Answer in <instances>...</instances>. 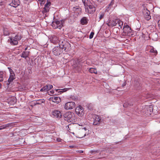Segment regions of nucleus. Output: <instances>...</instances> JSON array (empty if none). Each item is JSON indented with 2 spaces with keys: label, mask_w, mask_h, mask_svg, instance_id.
Here are the masks:
<instances>
[{
  "label": "nucleus",
  "mask_w": 160,
  "mask_h": 160,
  "mask_svg": "<svg viewBox=\"0 0 160 160\" xmlns=\"http://www.w3.org/2000/svg\"><path fill=\"white\" fill-rule=\"evenodd\" d=\"M63 116L64 120L68 122H73L76 119L74 114L70 112H66Z\"/></svg>",
  "instance_id": "obj_1"
},
{
  "label": "nucleus",
  "mask_w": 160,
  "mask_h": 160,
  "mask_svg": "<svg viewBox=\"0 0 160 160\" xmlns=\"http://www.w3.org/2000/svg\"><path fill=\"white\" fill-rule=\"evenodd\" d=\"M59 46L62 49L63 52H67L70 49L71 45L69 42L66 41H60Z\"/></svg>",
  "instance_id": "obj_2"
},
{
  "label": "nucleus",
  "mask_w": 160,
  "mask_h": 160,
  "mask_svg": "<svg viewBox=\"0 0 160 160\" xmlns=\"http://www.w3.org/2000/svg\"><path fill=\"white\" fill-rule=\"evenodd\" d=\"M97 5L93 6L91 3L85 7L86 12L88 13L92 14L95 12Z\"/></svg>",
  "instance_id": "obj_3"
},
{
  "label": "nucleus",
  "mask_w": 160,
  "mask_h": 160,
  "mask_svg": "<svg viewBox=\"0 0 160 160\" xmlns=\"http://www.w3.org/2000/svg\"><path fill=\"white\" fill-rule=\"evenodd\" d=\"M93 118L94 119L93 125H94L98 126L102 122L101 117L98 115H94L93 116Z\"/></svg>",
  "instance_id": "obj_4"
},
{
  "label": "nucleus",
  "mask_w": 160,
  "mask_h": 160,
  "mask_svg": "<svg viewBox=\"0 0 160 160\" xmlns=\"http://www.w3.org/2000/svg\"><path fill=\"white\" fill-rule=\"evenodd\" d=\"M52 52L55 55H58L61 54L63 52L62 49L60 46L55 47L52 49Z\"/></svg>",
  "instance_id": "obj_5"
},
{
  "label": "nucleus",
  "mask_w": 160,
  "mask_h": 160,
  "mask_svg": "<svg viewBox=\"0 0 160 160\" xmlns=\"http://www.w3.org/2000/svg\"><path fill=\"white\" fill-rule=\"evenodd\" d=\"M142 12L143 16L146 20L148 21L151 19L150 12L147 8H144Z\"/></svg>",
  "instance_id": "obj_6"
},
{
  "label": "nucleus",
  "mask_w": 160,
  "mask_h": 160,
  "mask_svg": "<svg viewBox=\"0 0 160 160\" xmlns=\"http://www.w3.org/2000/svg\"><path fill=\"white\" fill-rule=\"evenodd\" d=\"M123 24V22L120 19H116L113 20L112 22L111 26H118L121 28Z\"/></svg>",
  "instance_id": "obj_7"
},
{
  "label": "nucleus",
  "mask_w": 160,
  "mask_h": 160,
  "mask_svg": "<svg viewBox=\"0 0 160 160\" xmlns=\"http://www.w3.org/2000/svg\"><path fill=\"white\" fill-rule=\"evenodd\" d=\"M75 107V104L74 102H68L66 103L64 108L66 110L72 109Z\"/></svg>",
  "instance_id": "obj_8"
},
{
  "label": "nucleus",
  "mask_w": 160,
  "mask_h": 160,
  "mask_svg": "<svg viewBox=\"0 0 160 160\" xmlns=\"http://www.w3.org/2000/svg\"><path fill=\"white\" fill-rule=\"evenodd\" d=\"M83 111V108L80 106L77 107L75 109L76 114L79 116H82L84 114Z\"/></svg>",
  "instance_id": "obj_9"
},
{
  "label": "nucleus",
  "mask_w": 160,
  "mask_h": 160,
  "mask_svg": "<svg viewBox=\"0 0 160 160\" xmlns=\"http://www.w3.org/2000/svg\"><path fill=\"white\" fill-rule=\"evenodd\" d=\"M123 32L126 34L130 36L132 35L131 33L132 30L130 28L128 25H126L125 26V23L124 24V27L123 28Z\"/></svg>",
  "instance_id": "obj_10"
},
{
  "label": "nucleus",
  "mask_w": 160,
  "mask_h": 160,
  "mask_svg": "<svg viewBox=\"0 0 160 160\" xmlns=\"http://www.w3.org/2000/svg\"><path fill=\"white\" fill-rule=\"evenodd\" d=\"M52 115L55 118H61L62 115L60 111L58 110H55L52 112Z\"/></svg>",
  "instance_id": "obj_11"
},
{
  "label": "nucleus",
  "mask_w": 160,
  "mask_h": 160,
  "mask_svg": "<svg viewBox=\"0 0 160 160\" xmlns=\"http://www.w3.org/2000/svg\"><path fill=\"white\" fill-rule=\"evenodd\" d=\"M50 101H52V102L58 104L61 102V99L60 98L58 97L53 96L49 98Z\"/></svg>",
  "instance_id": "obj_12"
},
{
  "label": "nucleus",
  "mask_w": 160,
  "mask_h": 160,
  "mask_svg": "<svg viewBox=\"0 0 160 160\" xmlns=\"http://www.w3.org/2000/svg\"><path fill=\"white\" fill-rule=\"evenodd\" d=\"M53 86L52 85L48 84L44 86L40 90V92H46L52 88Z\"/></svg>",
  "instance_id": "obj_13"
},
{
  "label": "nucleus",
  "mask_w": 160,
  "mask_h": 160,
  "mask_svg": "<svg viewBox=\"0 0 160 160\" xmlns=\"http://www.w3.org/2000/svg\"><path fill=\"white\" fill-rule=\"evenodd\" d=\"M20 4V1L19 0H12V3L10 5L12 7L16 8Z\"/></svg>",
  "instance_id": "obj_14"
},
{
  "label": "nucleus",
  "mask_w": 160,
  "mask_h": 160,
  "mask_svg": "<svg viewBox=\"0 0 160 160\" xmlns=\"http://www.w3.org/2000/svg\"><path fill=\"white\" fill-rule=\"evenodd\" d=\"M51 4V2L48 1L47 3L45 5V7L44 8V11H43V13L44 12H47L49 11V7L50 6Z\"/></svg>",
  "instance_id": "obj_15"
},
{
  "label": "nucleus",
  "mask_w": 160,
  "mask_h": 160,
  "mask_svg": "<svg viewBox=\"0 0 160 160\" xmlns=\"http://www.w3.org/2000/svg\"><path fill=\"white\" fill-rule=\"evenodd\" d=\"M58 28L61 29L62 27L63 26V24L64 23V20H62L59 21L57 20H54Z\"/></svg>",
  "instance_id": "obj_16"
},
{
  "label": "nucleus",
  "mask_w": 160,
  "mask_h": 160,
  "mask_svg": "<svg viewBox=\"0 0 160 160\" xmlns=\"http://www.w3.org/2000/svg\"><path fill=\"white\" fill-rule=\"evenodd\" d=\"M58 37L56 36H54L52 37V38L51 40V41L53 43L56 44L58 43L59 44V42L60 41Z\"/></svg>",
  "instance_id": "obj_17"
},
{
  "label": "nucleus",
  "mask_w": 160,
  "mask_h": 160,
  "mask_svg": "<svg viewBox=\"0 0 160 160\" xmlns=\"http://www.w3.org/2000/svg\"><path fill=\"white\" fill-rule=\"evenodd\" d=\"M10 29L9 28L5 27L3 28V34L4 35L8 36L9 35L10 32Z\"/></svg>",
  "instance_id": "obj_18"
},
{
  "label": "nucleus",
  "mask_w": 160,
  "mask_h": 160,
  "mask_svg": "<svg viewBox=\"0 0 160 160\" xmlns=\"http://www.w3.org/2000/svg\"><path fill=\"white\" fill-rule=\"evenodd\" d=\"M87 131V128H82V129H81L80 131V134L81 133H83V135H80V138H83L86 135V133L85 132V131Z\"/></svg>",
  "instance_id": "obj_19"
},
{
  "label": "nucleus",
  "mask_w": 160,
  "mask_h": 160,
  "mask_svg": "<svg viewBox=\"0 0 160 160\" xmlns=\"http://www.w3.org/2000/svg\"><path fill=\"white\" fill-rule=\"evenodd\" d=\"M10 43L13 45H16L18 43V41L15 39L14 37H13V38H10Z\"/></svg>",
  "instance_id": "obj_20"
},
{
  "label": "nucleus",
  "mask_w": 160,
  "mask_h": 160,
  "mask_svg": "<svg viewBox=\"0 0 160 160\" xmlns=\"http://www.w3.org/2000/svg\"><path fill=\"white\" fill-rule=\"evenodd\" d=\"M15 79V74H10L9 78L8 80V83H7L8 84H9L12 82L14 79Z\"/></svg>",
  "instance_id": "obj_21"
},
{
  "label": "nucleus",
  "mask_w": 160,
  "mask_h": 160,
  "mask_svg": "<svg viewBox=\"0 0 160 160\" xmlns=\"http://www.w3.org/2000/svg\"><path fill=\"white\" fill-rule=\"evenodd\" d=\"M29 53V52L28 51H24L22 53L21 57L25 58L28 57Z\"/></svg>",
  "instance_id": "obj_22"
},
{
  "label": "nucleus",
  "mask_w": 160,
  "mask_h": 160,
  "mask_svg": "<svg viewBox=\"0 0 160 160\" xmlns=\"http://www.w3.org/2000/svg\"><path fill=\"white\" fill-rule=\"evenodd\" d=\"M82 66L80 64L78 65V66L76 67H75V70L76 72H80L82 69Z\"/></svg>",
  "instance_id": "obj_23"
},
{
  "label": "nucleus",
  "mask_w": 160,
  "mask_h": 160,
  "mask_svg": "<svg viewBox=\"0 0 160 160\" xmlns=\"http://www.w3.org/2000/svg\"><path fill=\"white\" fill-rule=\"evenodd\" d=\"M82 24H87L88 23V19L86 17L83 18L81 20Z\"/></svg>",
  "instance_id": "obj_24"
},
{
  "label": "nucleus",
  "mask_w": 160,
  "mask_h": 160,
  "mask_svg": "<svg viewBox=\"0 0 160 160\" xmlns=\"http://www.w3.org/2000/svg\"><path fill=\"white\" fill-rule=\"evenodd\" d=\"M105 13L104 12H100L99 13V21L101 19H102L103 18L104 15H105Z\"/></svg>",
  "instance_id": "obj_25"
},
{
  "label": "nucleus",
  "mask_w": 160,
  "mask_h": 160,
  "mask_svg": "<svg viewBox=\"0 0 160 160\" xmlns=\"http://www.w3.org/2000/svg\"><path fill=\"white\" fill-rule=\"evenodd\" d=\"M82 1L85 7L88 5V4L91 3L90 0H82Z\"/></svg>",
  "instance_id": "obj_26"
},
{
  "label": "nucleus",
  "mask_w": 160,
  "mask_h": 160,
  "mask_svg": "<svg viewBox=\"0 0 160 160\" xmlns=\"http://www.w3.org/2000/svg\"><path fill=\"white\" fill-rule=\"evenodd\" d=\"M45 101L44 99H40L36 101V102L35 103V105L37 104H40L44 102Z\"/></svg>",
  "instance_id": "obj_27"
},
{
  "label": "nucleus",
  "mask_w": 160,
  "mask_h": 160,
  "mask_svg": "<svg viewBox=\"0 0 160 160\" xmlns=\"http://www.w3.org/2000/svg\"><path fill=\"white\" fill-rule=\"evenodd\" d=\"M89 71L91 73H94L95 74L97 73V70L94 68H89Z\"/></svg>",
  "instance_id": "obj_28"
},
{
  "label": "nucleus",
  "mask_w": 160,
  "mask_h": 160,
  "mask_svg": "<svg viewBox=\"0 0 160 160\" xmlns=\"http://www.w3.org/2000/svg\"><path fill=\"white\" fill-rule=\"evenodd\" d=\"M10 125V124L8 123L7 124L4 125H3L0 126V130L7 128L9 127Z\"/></svg>",
  "instance_id": "obj_29"
},
{
  "label": "nucleus",
  "mask_w": 160,
  "mask_h": 160,
  "mask_svg": "<svg viewBox=\"0 0 160 160\" xmlns=\"http://www.w3.org/2000/svg\"><path fill=\"white\" fill-rule=\"evenodd\" d=\"M3 74L2 72H0V82H2L3 81Z\"/></svg>",
  "instance_id": "obj_30"
},
{
  "label": "nucleus",
  "mask_w": 160,
  "mask_h": 160,
  "mask_svg": "<svg viewBox=\"0 0 160 160\" xmlns=\"http://www.w3.org/2000/svg\"><path fill=\"white\" fill-rule=\"evenodd\" d=\"M51 25L52 27L54 29H56L58 28L57 26L55 23V21H53Z\"/></svg>",
  "instance_id": "obj_31"
},
{
  "label": "nucleus",
  "mask_w": 160,
  "mask_h": 160,
  "mask_svg": "<svg viewBox=\"0 0 160 160\" xmlns=\"http://www.w3.org/2000/svg\"><path fill=\"white\" fill-rule=\"evenodd\" d=\"M152 110V109L151 107H149L147 109V115L148 116L150 115L151 114V110Z\"/></svg>",
  "instance_id": "obj_32"
},
{
  "label": "nucleus",
  "mask_w": 160,
  "mask_h": 160,
  "mask_svg": "<svg viewBox=\"0 0 160 160\" xmlns=\"http://www.w3.org/2000/svg\"><path fill=\"white\" fill-rule=\"evenodd\" d=\"M150 52L154 53V55H156L157 54V52L156 50H154L153 48H152L150 50Z\"/></svg>",
  "instance_id": "obj_33"
},
{
  "label": "nucleus",
  "mask_w": 160,
  "mask_h": 160,
  "mask_svg": "<svg viewBox=\"0 0 160 160\" xmlns=\"http://www.w3.org/2000/svg\"><path fill=\"white\" fill-rule=\"evenodd\" d=\"M14 38L18 41L20 40L22 38L21 36L19 35H17L14 37Z\"/></svg>",
  "instance_id": "obj_34"
},
{
  "label": "nucleus",
  "mask_w": 160,
  "mask_h": 160,
  "mask_svg": "<svg viewBox=\"0 0 160 160\" xmlns=\"http://www.w3.org/2000/svg\"><path fill=\"white\" fill-rule=\"evenodd\" d=\"M8 69L9 70V72L10 73V74H14V73L13 70H12V69H11L9 67H8Z\"/></svg>",
  "instance_id": "obj_35"
},
{
  "label": "nucleus",
  "mask_w": 160,
  "mask_h": 160,
  "mask_svg": "<svg viewBox=\"0 0 160 160\" xmlns=\"http://www.w3.org/2000/svg\"><path fill=\"white\" fill-rule=\"evenodd\" d=\"M68 89H69L68 88H65L63 89H61L62 91H59V92H65L67 91Z\"/></svg>",
  "instance_id": "obj_36"
},
{
  "label": "nucleus",
  "mask_w": 160,
  "mask_h": 160,
  "mask_svg": "<svg viewBox=\"0 0 160 160\" xmlns=\"http://www.w3.org/2000/svg\"><path fill=\"white\" fill-rule=\"evenodd\" d=\"M94 35V32H92L90 35H89V38L90 39H92L93 38V35Z\"/></svg>",
  "instance_id": "obj_37"
},
{
  "label": "nucleus",
  "mask_w": 160,
  "mask_h": 160,
  "mask_svg": "<svg viewBox=\"0 0 160 160\" xmlns=\"http://www.w3.org/2000/svg\"><path fill=\"white\" fill-rule=\"evenodd\" d=\"M114 4V0H112L110 3L108 5V8H110L111 6H112Z\"/></svg>",
  "instance_id": "obj_38"
},
{
  "label": "nucleus",
  "mask_w": 160,
  "mask_h": 160,
  "mask_svg": "<svg viewBox=\"0 0 160 160\" xmlns=\"http://www.w3.org/2000/svg\"><path fill=\"white\" fill-rule=\"evenodd\" d=\"M42 4L43 3V2L45 0H38Z\"/></svg>",
  "instance_id": "obj_39"
},
{
  "label": "nucleus",
  "mask_w": 160,
  "mask_h": 160,
  "mask_svg": "<svg viewBox=\"0 0 160 160\" xmlns=\"http://www.w3.org/2000/svg\"><path fill=\"white\" fill-rule=\"evenodd\" d=\"M158 24L159 27L160 28V19L158 21Z\"/></svg>",
  "instance_id": "obj_40"
},
{
  "label": "nucleus",
  "mask_w": 160,
  "mask_h": 160,
  "mask_svg": "<svg viewBox=\"0 0 160 160\" xmlns=\"http://www.w3.org/2000/svg\"><path fill=\"white\" fill-rule=\"evenodd\" d=\"M79 134L78 136L79 137V138H80V135H83V133H81L80 134V131H79V134Z\"/></svg>",
  "instance_id": "obj_41"
},
{
  "label": "nucleus",
  "mask_w": 160,
  "mask_h": 160,
  "mask_svg": "<svg viewBox=\"0 0 160 160\" xmlns=\"http://www.w3.org/2000/svg\"><path fill=\"white\" fill-rule=\"evenodd\" d=\"M52 94H54V91L53 90H52L50 91Z\"/></svg>",
  "instance_id": "obj_42"
},
{
  "label": "nucleus",
  "mask_w": 160,
  "mask_h": 160,
  "mask_svg": "<svg viewBox=\"0 0 160 160\" xmlns=\"http://www.w3.org/2000/svg\"><path fill=\"white\" fill-rule=\"evenodd\" d=\"M90 105H88V106H87V107L89 109V110H92V108L90 107V108H89V107H88V106H89Z\"/></svg>",
  "instance_id": "obj_43"
},
{
  "label": "nucleus",
  "mask_w": 160,
  "mask_h": 160,
  "mask_svg": "<svg viewBox=\"0 0 160 160\" xmlns=\"http://www.w3.org/2000/svg\"><path fill=\"white\" fill-rule=\"evenodd\" d=\"M2 85L1 83H0V89L1 88Z\"/></svg>",
  "instance_id": "obj_44"
},
{
  "label": "nucleus",
  "mask_w": 160,
  "mask_h": 160,
  "mask_svg": "<svg viewBox=\"0 0 160 160\" xmlns=\"http://www.w3.org/2000/svg\"><path fill=\"white\" fill-rule=\"evenodd\" d=\"M60 89H57V90H56V92H58V91H60Z\"/></svg>",
  "instance_id": "obj_45"
},
{
  "label": "nucleus",
  "mask_w": 160,
  "mask_h": 160,
  "mask_svg": "<svg viewBox=\"0 0 160 160\" xmlns=\"http://www.w3.org/2000/svg\"><path fill=\"white\" fill-rule=\"evenodd\" d=\"M28 47H26L25 49V50H26L27 49Z\"/></svg>",
  "instance_id": "obj_46"
},
{
  "label": "nucleus",
  "mask_w": 160,
  "mask_h": 160,
  "mask_svg": "<svg viewBox=\"0 0 160 160\" xmlns=\"http://www.w3.org/2000/svg\"><path fill=\"white\" fill-rule=\"evenodd\" d=\"M123 107H126V104H125V103H124V104H123Z\"/></svg>",
  "instance_id": "obj_47"
},
{
  "label": "nucleus",
  "mask_w": 160,
  "mask_h": 160,
  "mask_svg": "<svg viewBox=\"0 0 160 160\" xmlns=\"http://www.w3.org/2000/svg\"><path fill=\"white\" fill-rule=\"evenodd\" d=\"M159 122H160V120Z\"/></svg>",
  "instance_id": "obj_48"
}]
</instances>
